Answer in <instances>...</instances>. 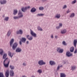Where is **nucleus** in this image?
<instances>
[{
  "mask_svg": "<svg viewBox=\"0 0 77 77\" xmlns=\"http://www.w3.org/2000/svg\"><path fill=\"white\" fill-rule=\"evenodd\" d=\"M10 62V60L9 59L7 58L4 61V65L5 67L6 68L8 67L9 66V64Z\"/></svg>",
  "mask_w": 77,
  "mask_h": 77,
  "instance_id": "f257e3e1",
  "label": "nucleus"
},
{
  "mask_svg": "<svg viewBox=\"0 0 77 77\" xmlns=\"http://www.w3.org/2000/svg\"><path fill=\"white\" fill-rule=\"evenodd\" d=\"M38 63L41 66L43 65H45L46 64V63L44 61L42 60H40L38 61Z\"/></svg>",
  "mask_w": 77,
  "mask_h": 77,
  "instance_id": "f03ea898",
  "label": "nucleus"
},
{
  "mask_svg": "<svg viewBox=\"0 0 77 77\" xmlns=\"http://www.w3.org/2000/svg\"><path fill=\"white\" fill-rule=\"evenodd\" d=\"M18 16L19 18H23V14L21 11L20 10L19 11V12L18 14Z\"/></svg>",
  "mask_w": 77,
  "mask_h": 77,
  "instance_id": "7ed1b4c3",
  "label": "nucleus"
},
{
  "mask_svg": "<svg viewBox=\"0 0 77 77\" xmlns=\"http://www.w3.org/2000/svg\"><path fill=\"white\" fill-rule=\"evenodd\" d=\"M57 51L60 53H62L63 51V49H61L60 48H57Z\"/></svg>",
  "mask_w": 77,
  "mask_h": 77,
  "instance_id": "20e7f679",
  "label": "nucleus"
},
{
  "mask_svg": "<svg viewBox=\"0 0 77 77\" xmlns=\"http://www.w3.org/2000/svg\"><path fill=\"white\" fill-rule=\"evenodd\" d=\"M31 31V34L32 36H33L34 37H35V38H36L37 37V35L32 30H30Z\"/></svg>",
  "mask_w": 77,
  "mask_h": 77,
  "instance_id": "39448f33",
  "label": "nucleus"
},
{
  "mask_svg": "<svg viewBox=\"0 0 77 77\" xmlns=\"http://www.w3.org/2000/svg\"><path fill=\"white\" fill-rule=\"evenodd\" d=\"M30 6H28L27 7H25V8H22V11L23 12H25L27 9H30Z\"/></svg>",
  "mask_w": 77,
  "mask_h": 77,
  "instance_id": "423d86ee",
  "label": "nucleus"
},
{
  "mask_svg": "<svg viewBox=\"0 0 77 77\" xmlns=\"http://www.w3.org/2000/svg\"><path fill=\"white\" fill-rule=\"evenodd\" d=\"M17 45H18V43L17 42H15L14 45H13L12 48L14 50H15V48H17Z\"/></svg>",
  "mask_w": 77,
  "mask_h": 77,
  "instance_id": "0eeeda50",
  "label": "nucleus"
},
{
  "mask_svg": "<svg viewBox=\"0 0 77 77\" xmlns=\"http://www.w3.org/2000/svg\"><path fill=\"white\" fill-rule=\"evenodd\" d=\"M26 38L30 41H32V40L33 39V37H32V36H30L29 35H27L26 36Z\"/></svg>",
  "mask_w": 77,
  "mask_h": 77,
  "instance_id": "6e6552de",
  "label": "nucleus"
},
{
  "mask_svg": "<svg viewBox=\"0 0 77 77\" xmlns=\"http://www.w3.org/2000/svg\"><path fill=\"white\" fill-rule=\"evenodd\" d=\"M66 55L68 57H71V56H72V54L70 52H67L66 53Z\"/></svg>",
  "mask_w": 77,
  "mask_h": 77,
  "instance_id": "1a4fd4ad",
  "label": "nucleus"
},
{
  "mask_svg": "<svg viewBox=\"0 0 77 77\" xmlns=\"http://www.w3.org/2000/svg\"><path fill=\"white\" fill-rule=\"evenodd\" d=\"M61 16L60 15V14H57L56 15L55 17V18H57V19H59V18H60Z\"/></svg>",
  "mask_w": 77,
  "mask_h": 77,
  "instance_id": "9d476101",
  "label": "nucleus"
},
{
  "mask_svg": "<svg viewBox=\"0 0 77 77\" xmlns=\"http://www.w3.org/2000/svg\"><path fill=\"white\" fill-rule=\"evenodd\" d=\"M23 33V32L22 29H20L19 31H17L16 32L17 34H20L22 35Z\"/></svg>",
  "mask_w": 77,
  "mask_h": 77,
  "instance_id": "9b49d317",
  "label": "nucleus"
},
{
  "mask_svg": "<svg viewBox=\"0 0 77 77\" xmlns=\"http://www.w3.org/2000/svg\"><path fill=\"white\" fill-rule=\"evenodd\" d=\"M5 74L6 77H9V70L8 69L6 71Z\"/></svg>",
  "mask_w": 77,
  "mask_h": 77,
  "instance_id": "f8f14e48",
  "label": "nucleus"
},
{
  "mask_svg": "<svg viewBox=\"0 0 77 77\" xmlns=\"http://www.w3.org/2000/svg\"><path fill=\"white\" fill-rule=\"evenodd\" d=\"M6 2H7V1L5 0H1L0 1V3L1 5L5 4V3H6Z\"/></svg>",
  "mask_w": 77,
  "mask_h": 77,
  "instance_id": "ddd939ff",
  "label": "nucleus"
},
{
  "mask_svg": "<svg viewBox=\"0 0 77 77\" xmlns=\"http://www.w3.org/2000/svg\"><path fill=\"white\" fill-rule=\"evenodd\" d=\"M22 50L21 49V48H17L16 51L17 53H20V52H21V51Z\"/></svg>",
  "mask_w": 77,
  "mask_h": 77,
  "instance_id": "4468645a",
  "label": "nucleus"
},
{
  "mask_svg": "<svg viewBox=\"0 0 77 77\" xmlns=\"http://www.w3.org/2000/svg\"><path fill=\"white\" fill-rule=\"evenodd\" d=\"M49 63L51 65H56V63L54 61L52 60L50 61Z\"/></svg>",
  "mask_w": 77,
  "mask_h": 77,
  "instance_id": "2eb2a0df",
  "label": "nucleus"
},
{
  "mask_svg": "<svg viewBox=\"0 0 77 77\" xmlns=\"http://www.w3.org/2000/svg\"><path fill=\"white\" fill-rule=\"evenodd\" d=\"M8 56H10L11 57H13L14 54H13V53L9 51L8 52Z\"/></svg>",
  "mask_w": 77,
  "mask_h": 77,
  "instance_id": "dca6fc26",
  "label": "nucleus"
},
{
  "mask_svg": "<svg viewBox=\"0 0 77 77\" xmlns=\"http://www.w3.org/2000/svg\"><path fill=\"white\" fill-rule=\"evenodd\" d=\"M10 75L11 76V77H13V76H14V71L12 70H11L10 71Z\"/></svg>",
  "mask_w": 77,
  "mask_h": 77,
  "instance_id": "f3484780",
  "label": "nucleus"
},
{
  "mask_svg": "<svg viewBox=\"0 0 77 77\" xmlns=\"http://www.w3.org/2000/svg\"><path fill=\"white\" fill-rule=\"evenodd\" d=\"M61 32L62 34H64V33H66V29H63L61 31Z\"/></svg>",
  "mask_w": 77,
  "mask_h": 77,
  "instance_id": "a211bd4d",
  "label": "nucleus"
},
{
  "mask_svg": "<svg viewBox=\"0 0 77 77\" xmlns=\"http://www.w3.org/2000/svg\"><path fill=\"white\" fill-rule=\"evenodd\" d=\"M14 39L12 38L10 42V44L11 47H12V44H13V43H14Z\"/></svg>",
  "mask_w": 77,
  "mask_h": 77,
  "instance_id": "6ab92c4d",
  "label": "nucleus"
},
{
  "mask_svg": "<svg viewBox=\"0 0 77 77\" xmlns=\"http://www.w3.org/2000/svg\"><path fill=\"white\" fill-rule=\"evenodd\" d=\"M77 39L74 40L73 42V44L74 45V46H75V48H76V45H77Z\"/></svg>",
  "mask_w": 77,
  "mask_h": 77,
  "instance_id": "aec40b11",
  "label": "nucleus"
},
{
  "mask_svg": "<svg viewBox=\"0 0 77 77\" xmlns=\"http://www.w3.org/2000/svg\"><path fill=\"white\" fill-rule=\"evenodd\" d=\"M60 77H66L65 74L63 73H60Z\"/></svg>",
  "mask_w": 77,
  "mask_h": 77,
  "instance_id": "412c9836",
  "label": "nucleus"
},
{
  "mask_svg": "<svg viewBox=\"0 0 77 77\" xmlns=\"http://www.w3.org/2000/svg\"><path fill=\"white\" fill-rule=\"evenodd\" d=\"M74 47H71L70 49V51L72 53L74 51Z\"/></svg>",
  "mask_w": 77,
  "mask_h": 77,
  "instance_id": "4be33fe9",
  "label": "nucleus"
},
{
  "mask_svg": "<svg viewBox=\"0 0 77 77\" xmlns=\"http://www.w3.org/2000/svg\"><path fill=\"white\" fill-rule=\"evenodd\" d=\"M11 30H9L8 31V32L7 33V36H10L11 33Z\"/></svg>",
  "mask_w": 77,
  "mask_h": 77,
  "instance_id": "5701e85b",
  "label": "nucleus"
},
{
  "mask_svg": "<svg viewBox=\"0 0 77 77\" xmlns=\"http://www.w3.org/2000/svg\"><path fill=\"white\" fill-rule=\"evenodd\" d=\"M76 69V66H72L71 67V69L72 71H74V70H75Z\"/></svg>",
  "mask_w": 77,
  "mask_h": 77,
  "instance_id": "b1692460",
  "label": "nucleus"
},
{
  "mask_svg": "<svg viewBox=\"0 0 77 77\" xmlns=\"http://www.w3.org/2000/svg\"><path fill=\"white\" fill-rule=\"evenodd\" d=\"M36 8H32L31 11V12H36Z\"/></svg>",
  "mask_w": 77,
  "mask_h": 77,
  "instance_id": "393cba45",
  "label": "nucleus"
},
{
  "mask_svg": "<svg viewBox=\"0 0 77 77\" xmlns=\"http://www.w3.org/2000/svg\"><path fill=\"white\" fill-rule=\"evenodd\" d=\"M7 56H8V54H4L3 55V59H6V58L7 57Z\"/></svg>",
  "mask_w": 77,
  "mask_h": 77,
  "instance_id": "a878e982",
  "label": "nucleus"
},
{
  "mask_svg": "<svg viewBox=\"0 0 77 77\" xmlns=\"http://www.w3.org/2000/svg\"><path fill=\"white\" fill-rule=\"evenodd\" d=\"M26 38H22L21 39V41L22 42H26Z\"/></svg>",
  "mask_w": 77,
  "mask_h": 77,
  "instance_id": "bb28decb",
  "label": "nucleus"
},
{
  "mask_svg": "<svg viewBox=\"0 0 77 77\" xmlns=\"http://www.w3.org/2000/svg\"><path fill=\"white\" fill-rule=\"evenodd\" d=\"M17 13H18V10H14V15H16Z\"/></svg>",
  "mask_w": 77,
  "mask_h": 77,
  "instance_id": "cd10ccee",
  "label": "nucleus"
},
{
  "mask_svg": "<svg viewBox=\"0 0 77 77\" xmlns=\"http://www.w3.org/2000/svg\"><path fill=\"white\" fill-rule=\"evenodd\" d=\"M74 16H75V14L74 13H72L71 14L70 17V18H73V17H74Z\"/></svg>",
  "mask_w": 77,
  "mask_h": 77,
  "instance_id": "c85d7f7f",
  "label": "nucleus"
},
{
  "mask_svg": "<svg viewBox=\"0 0 77 77\" xmlns=\"http://www.w3.org/2000/svg\"><path fill=\"white\" fill-rule=\"evenodd\" d=\"M13 18L15 20H18L20 18L18 16H14Z\"/></svg>",
  "mask_w": 77,
  "mask_h": 77,
  "instance_id": "c756f323",
  "label": "nucleus"
},
{
  "mask_svg": "<svg viewBox=\"0 0 77 77\" xmlns=\"http://www.w3.org/2000/svg\"><path fill=\"white\" fill-rule=\"evenodd\" d=\"M77 3V0H73L71 4H75Z\"/></svg>",
  "mask_w": 77,
  "mask_h": 77,
  "instance_id": "7c9ffc66",
  "label": "nucleus"
},
{
  "mask_svg": "<svg viewBox=\"0 0 77 77\" xmlns=\"http://www.w3.org/2000/svg\"><path fill=\"white\" fill-rule=\"evenodd\" d=\"M0 54L1 55H2L3 54V50L2 49H0Z\"/></svg>",
  "mask_w": 77,
  "mask_h": 77,
  "instance_id": "2f4dec72",
  "label": "nucleus"
},
{
  "mask_svg": "<svg viewBox=\"0 0 77 77\" xmlns=\"http://www.w3.org/2000/svg\"><path fill=\"white\" fill-rule=\"evenodd\" d=\"M10 68L11 69H14L15 67L14 66L12 65H10Z\"/></svg>",
  "mask_w": 77,
  "mask_h": 77,
  "instance_id": "473e14b6",
  "label": "nucleus"
},
{
  "mask_svg": "<svg viewBox=\"0 0 77 77\" xmlns=\"http://www.w3.org/2000/svg\"><path fill=\"white\" fill-rule=\"evenodd\" d=\"M37 29L38 30H40V31H42V29L40 26H38L37 27Z\"/></svg>",
  "mask_w": 77,
  "mask_h": 77,
  "instance_id": "72a5a7b5",
  "label": "nucleus"
},
{
  "mask_svg": "<svg viewBox=\"0 0 77 77\" xmlns=\"http://www.w3.org/2000/svg\"><path fill=\"white\" fill-rule=\"evenodd\" d=\"M9 18L8 17H5V21H8L9 20Z\"/></svg>",
  "mask_w": 77,
  "mask_h": 77,
  "instance_id": "f704fd0d",
  "label": "nucleus"
},
{
  "mask_svg": "<svg viewBox=\"0 0 77 77\" xmlns=\"http://www.w3.org/2000/svg\"><path fill=\"white\" fill-rule=\"evenodd\" d=\"M0 77H4V75L3 72H0Z\"/></svg>",
  "mask_w": 77,
  "mask_h": 77,
  "instance_id": "c9c22d12",
  "label": "nucleus"
},
{
  "mask_svg": "<svg viewBox=\"0 0 77 77\" xmlns=\"http://www.w3.org/2000/svg\"><path fill=\"white\" fill-rule=\"evenodd\" d=\"M39 10L40 11H43V10H44V7H39Z\"/></svg>",
  "mask_w": 77,
  "mask_h": 77,
  "instance_id": "e433bc0d",
  "label": "nucleus"
},
{
  "mask_svg": "<svg viewBox=\"0 0 77 77\" xmlns=\"http://www.w3.org/2000/svg\"><path fill=\"white\" fill-rule=\"evenodd\" d=\"M38 72L39 74H41V73H42V69H39L38 70Z\"/></svg>",
  "mask_w": 77,
  "mask_h": 77,
  "instance_id": "4c0bfd02",
  "label": "nucleus"
},
{
  "mask_svg": "<svg viewBox=\"0 0 77 77\" xmlns=\"http://www.w3.org/2000/svg\"><path fill=\"white\" fill-rule=\"evenodd\" d=\"M62 26H63V24H62V23H59V26L60 27H62Z\"/></svg>",
  "mask_w": 77,
  "mask_h": 77,
  "instance_id": "58836bf2",
  "label": "nucleus"
},
{
  "mask_svg": "<svg viewBox=\"0 0 77 77\" xmlns=\"http://www.w3.org/2000/svg\"><path fill=\"white\" fill-rule=\"evenodd\" d=\"M62 66H60V65H59L57 67V70H59L60 68V67H62Z\"/></svg>",
  "mask_w": 77,
  "mask_h": 77,
  "instance_id": "ea45409f",
  "label": "nucleus"
},
{
  "mask_svg": "<svg viewBox=\"0 0 77 77\" xmlns=\"http://www.w3.org/2000/svg\"><path fill=\"white\" fill-rule=\"evenodd\" d=\"M63 45H66V43L65 41H64L63 42Z\"/></svg>",
  "mask_w": 77,
  "mask_h": 77,
  "instance_id": "a19ab883",
  "label": "nucleus"
},
{
  "mask_svg": "<svg viewBox=\"0 0 77 77\" xmlns=\"http://www.w3.org/2000/svg\"><path fill=\"white\" fill-rule=\"evenodd\" d=\"M67 14H68V13H69L70 12H71V11L69 10H68L66 11Z\"/></svg>",
  "mask_w": 77,
  "mask_h": 77,
  "instance_id": "79ce46f5",
  "label": "nucleus"
},
{
  "mask_svg": "<svg viewBox=\"0 0 77 77\" xmlns=\"http://www.w3.org/2000/svg\"><path fill=\"white\" fill-rule=\"evenodd\" d=\"M77 53V49H75V51L74 52V53H75V54H76V53Z\"/></svg>",
  "mask_w": 77,
  "mask_h": 77,
  "instance_id": "37998d69",
  "label": "nucleus"
},
{
  "mask_svg": "<svg viewBox=\"0 0 77 77\" xmlns=\"http://www.w3.org/2000/svg\"><path fill=\"white\" fill-rule=\"evenodd\" d=\"M26 65H27V64H26V63H23V65L24 66H26Z\"/></svg>",
  "mask_w": 77,
  "mask_h": 77,
  "instance_id": "c03bdc74",
  "label": "nucleus"
},
{
  "mask_svg": "<svg viewBox=\"0 0 77 77\" xmlns=\"http://www.w3.org/2000/svg\"><path fill=\"white\" fill-rule=\"evenodd\" d=\"M67 8V6H66V5H65L63 7V9H66V8Z\"/></svg>",
  "mask_w": 77,
  "mask_h": 77,
  "instance_id": "a18cd8bd",
  "label": "nucleus"
},
{
  "mask_svg": "<svg viewBox=\"0 0 77 77\" xmlns=\"http://www.w3.org/2000/svg\"><path fill=\"white\" fill-rule=\"evenodd\" d=\"M60 27L59 26H57L56 27V29H60Z\"/></svg>",
  "mask_w": 77,
  "mask_h": 77,
  "instance_id": "49530a36",
  "label": "nucleus"
},
{
  "mask_svg": "<svg viewBox=\"0 0 77 77\" xmlns=\"http://www.w3.org/2000/svg\"><path fill=\"white\" fill-rule=\"evenodd\" d=\"M51 38H54V36H53V34H52V35H51Z\"/></svg>",
  "mask_w": 77,
  "mask_h": 77,
  "instance_id": "de8ad7c7",
  "label": "nucleus"
},
{
  "mask_svg": "<svg viewBox=\"0 0 77 77\" xmlns=\"http://www.w3.org/2000/svg\"><path fill=\"white\" fill-rule=\"evenodd\" d=\"M55 38L56 39H57V38H58V36H57V35H56L55 36Z\"/></svg>",
  "mask_w": 77,
  "mask_h": 77,
  "instance_id": "09e8293b",
  "label": "nucleus"
},
{
  "mask_svg": "<svg viewBox=\"0 0 77 77\" xmlns=\"http://www.w3.org/2000/svg\"><path fill=\"white\" fill-rule=\"evenodd\" d=\"M20 45H21L22 44V42H21V41H20Z\"/></svg>",
  "mask_w": 77,
  "mask_h": 77,
  "instance_id": "8fccbe9b",
  "label": "nucleus"
},
{
  "mask_svg": "<svg viewBox=\"0 0 77 77\" xmlns=\"http://www.w3.org/2000/svg\"><path fill=\"white\" fill-rule=\"evenodd\" d=\"M44 14H41V16H44Z\"/></svg>",
  "mask_w": 77,
  "mask_h": 77,
  "instance_id": "3c124183",
  "label": "nucleus"
},
{
  "mask_svg": "<svg viewBox=\"0 0 77 77\" xmlns=\"http://www.w3.org/2000/svg\"><path fill=\"white\" fill-rule=\"evenodd\" d=\"M41 16V14H38L37 15V16Z\"/></svg>",
  "mask_w": 77,
  "mask_h": 77,
  "instance_id": "603ef678",
  "label": "nucleus"
},
{
  "mask_svg": "<svg viewBox=\"0 0 77 77\" xmlns=\"http://www.w3.org/2000/svg\"><path fill=\"white\" fill-rule=\"evenodd\" d=\"M26 43H27V44H29V41H27L26 42Z\"/></svg>",
  "mask_w": 77,
  "mask_h": 77,
  "instance_id": "864d4df0",
  "label": "nucleus"
},
{
  "mask_svg": "<svg viewBox=\"0 0 77 77\" xmlns=\"http://www.w3.org/2000/svg\"><path fill=\"white\" fill-rule=\"evenodd\" d=\"M46 0H42V2H45V1H46Z\"/></svg>",
  "mask_w": 77,
  "mask_h": 77,
  "instance_id": "5fc2aeb1",
  "label": "nucleus"
},
{
  "mask_svg": "<svg viewBox=\"0 0 77 77\" xmlns=\"http://www.w3.org/2000/svg\"><path fill=\"white\" fill-rule=\"evenodd\" d=\"M63 63H65V62H64Z\"/></svg>",
  "mask_w": 77,
  "mask_h": 77,
  "instance_id": "6e6d98bb",
  "label": "nucleus"
},
{
  "mask_svg": "<svg viewBox=\"0 0 77 77\" xmlns=\"http://www.w3.org/2000/svg\"><path fill=\"white\" fill-rule=\"evenodd\" d=\"M1 11V9L0 8V12Z\"/></svg>",
  "mask_w": 77,
  "mask_h": 77,
  "instance_id": "4d7b16f0",
  "label": "nucleus"
}]
</instances>
